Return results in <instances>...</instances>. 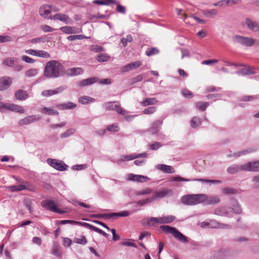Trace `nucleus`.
<instances>
[{
    "label": "nucleus",
    "instance_id": "21",
    "mask_svg": "<svg viewBox=\"0 0 259 259\" xmlns=\"http://www.w3.org/2000/svg\"><path fill=\"white\" fill-rule=\"evenodd\" d=\"M83 73V69L81 67H73L65 71V74L69 76H76Z\"/></svg>",
    "mask_w": 259,
    "mask_h": 259
},
{
    "label": "nucleus",
    "instance_id": "37",
    "mask_svg": "<svg viewBox=\"0 0 259 259\" xmlns=\"http://www.w3.org/2000/svg\"><path fill=\"white\" fill-rule=\"evenodd\" d=\"M157 102L158 101L155 98H146L142 101V104L143 106H147L156 104Z\"/></svg>",
    "mask_w": 259,
    "mask_h": 259
},
{
    "label": "nucleus",
    "instance_id": "41",
    "mask_svg": "<svg viewBox=\"0 0 259 259\" xmlns=\"http://www.w3.org/2000/svg\"><path fill=\"white\" fill-rule=\"evenodd\" d=\"M95 99L88 96H82L78 99V102L82 104H88L90 102H94Z\"/></svg>",
    "mask_w": 259,
    "mask_h": 259
},
{
    "label": "nucleus",
    "instance_id": "50",
    "mask_svg": "<svg viewBox=\"0 0 259 259\" xmlns=\"http://www.w3.org/2000/svg\"><path fill=\"white\" fill-rule=\"evenodd\" d=\"M236 73L238 74H242L243 75H246L254 74V72L251 71L248 68H242V69L238 70V71L236 72Z\"/></svg>",
    "mask_w": 259,
    "mask_h": 259
},
{
    "label": "nucleus",
    "instance_id": "19",
    "mask_svg": "<svg viewBox=\"0 0 259 259\" xmlns=\"http://www.w3.org/2000/svg\"><path fill=\"white\" fill-rule=\"evenodd\" d=\"M12 83L10 77L4 76L0 78V91L7 89Z\"/></svg>",
    "mask_w": 259,
    "mask_h": 259
},
{
    "label": "nucleus",
    "instance_id": "13",
    "mask_svg": "<svg viewBox=\"0 0 259 259\" xmlns=\"http://www.w3.org/2000/svg\"><path fill=\"white\" fill-rule=\"evenodd\" d=\"M244 171H259V161H250L244 164Z\"/></svg>",
    "mask_w": 259,
    "mask_h": 259
},
{
    "label": "nucleus",
    "instance_id": "9",
    "mask_svg": "<svg viewBox=\"0 0 259 259\" xmlns=\"http://www.w3.org/2000/svg\"><path fill=\"white\" fill-rule=\"evenodd\" d=\"M172 181H183V182H189L191 181H199L201 182H205V183H210L213 184H221L222 181L220 180H207L203 179H192L190 180L189 179H186L182 178L180 176H176L172 178Z\"/></svg>",
    "mask_w": 259,
    "mask_h": 259
},
{
    "label": "nucleus",
    "instance_id": "62",
    "mask_svg": "<svg viewBox=\"0 0 259 259\" xmlns=\"http://www.w3.org/2000/svg\"><path fill=\"white\" fill-rule=\"evenodd\" d=\"M119 130V127L116 124H112L107 127V130L110 132H118Z\"/></svg>",
    "mask_w": 259,
    "mask_h": 259
},
{
    "label": "nucleus",
    "instance_id": "39",
    "mask_svg": "<svg viewBox=\"0 0 259 259\" xmlns=\"http://www.w3.org/2000/svg\"><path fill=\"white\" fill-rule=\"evenodd\" d=\"M130 214V213L127 210L122 211L119 212H113L111 213V218H117L118 217H128Z\"/></svg>",
    "mask_w": 259,
    "mask_h": 259
},
{
    "label": "nucleus",
    "instance_id": "36",
    "mask_svg": "<svg viewBox=\"0 0 259 259\" xmlns=\"http://www.w3.org/2000/svg\"><path fill=\"white\" fill-rule=\"evenodd\" d=\"M231 205L232 210L236 214H240L242 212V209L238 202L236 200L232 201Z\"/></svg>",
    "mask_w": 259,
    "mask_h": 259
},
{
    "label": "nucleus",
    "instance_id": "52",
    "mask_svg": "<svg viewBox=\"0 0 259 259\" xmlns=\"http://www.w3.org/2000/svg\"><path fill=\"white\" fill-rule=\"evenodd\" d=\"M201 124V119L198 117H194L191 120V126L195 128L199 126Z\"/></svg>",
    "mask_w": 259,
    "mask_h": 259
},
{
    "label": "nucleus",
    "instance_id": "38",
    "mask_svg": "<svg viewBox=\"0 0 259 259\" xmlns=\"http://www.w3.org/2000/svg\"><path fill=\"white\" fill-rule=\"evenodd\" d=\"M83 222H79L75 221L73 220H61L57 222L58 225H65V224H70L71 225H79L82 226V224Z\"/></svg>",
    "mask_w": 259,
    "mask_h": 259
},
{
    "label": "nucleus",
    "instance_id": "7",
    "mask_svg": "<svg viewBox=\"0 0 259 259\" xmlns=\"http://www.w3.org/2000/svg\"><path fill=\"white\" fill-rule=\"evenodd\" d=\"M48 163L52 167L59 171H64L67 169L68 166L62 161L48 158L47 159Z\"/></svg>",
    "mask_w": 259,
    "mask_h": 259
},
{
    "label": "nucleus",
    "instance_id": "1",
    "mask_svg": "<svg viewBox=\"0 0 259 259\" xmlns=\"http://www.w3.org/2000/svg\"><path fill=\"white\" fill-rule=\"evenodd\" d=\"M65 74V67L56 60L48 61L45 67L44 75L49 78H55Z\"/></svg>",
    "mask_w": 259,
    "mask_h": 259
},
{
    "label": "nucleus",
    "instance_id": "55",
    "mask_svg": "<svg viewBox=\"0 0 259 259\" xmlns=\"http://www.w3.org/2000/svg\"><path fill=\"white\" fill-rule=\"evenodd\" d=\"M24 204L29 210L30 213L33 211V207H32V201L29 199H25L24 200Z\"/></svg>",
    "mask_w": 259,
    "mask_h": 259
},
{
    "label": "nucleus",
    "instance_id": "12",
    "mask_svg": "<svg viewBox=\"0 0 259 259\" xmlns=\"http://www.w3.org/2000/svg\"><path fill=\"white\" fill-rule=\"evenodd\" d=\"M40 118V117L37 115L28 116L19 120L18 123L19 125L21 126L27 125L35 121H38Z\"/></svg>",
    "mask_w": 259,
    "mask_h": 259
},
{
    "label": "nucleus",
    "instance_id": "22",
    "mask_svg": "<svg viewBox=\"0 0 259 259\" xmlns=\"http://www.w3.org/2000/svg\"><path fill=\"white\" fill-rule=\"evenodd\" d=\"M172 191L169 189H164L162 191L155 192V194L151 197L153 201L159 198H163L167 195H171Z\"/></svg>",
    "mask_w": 259,
    "mask_h": 259
},
{
    "label": "nucleus",
    "instance_id": "17",
    "mask_svg": "<svg viewBox=\"0 0 259 259\" xmlns=\"http://www.w3.org/2000/svg\"><path fill=\"white\" fill-rule=\"evenodd\" d=\"M52 7L51 6L45 5L41 6L39 9V15L44 18L48 19L49 15L51 13Z\"/></svg>",
    "mask_w": 259,
    "mask_h": 259
},
{
    "label": "nucleus",
    "instance_id": "59",
    "mask_svg": "<svg viewBox=\"0 0 259 259\" xmlns=\"http://www.w3.org/2000/svg\"><path fill=\"white\" fill-rule=\"evenodd\" d=\"M152 190L150 188H146L140 191H139L137 192L136 195H147V194H150L152 193Z\"/></svg>",
    "mask_w": 259,
    "mask_h": 259
},
{
    "label": "nucleus",
    "instance_id": "24",
    "mask_svg": "<svg viewBox=\"0 0 259 259\" xmlns=\"http://www.w3.org/2000/svg\"><path fill=\"white\" fill-rule=\"evenodd\" d=\"M182 202L186 205H195V195H187L183 196L181 198Z\"/></svg>",
    "mask_w": 259,
    "mask_h": 259
},
{
    "label": "nucleus",
    "instance_id": "2",
    "mask_svg": "<svg viewBox=\"0 0 259 259\" xmlns=\"http://www.w3.org/2000/svg\"><path fill=\"white\" fill-rule=\"evenodd\" d=\"M176 217L174 215H167L162 217H152L144 219L142 223L146 224L148 226H154V224L158 223L160 224H169L175 221Z\"/></svg>",
    "mask_w": 259,
    "mask_h": 259
},
{
    "label": "nucleus",
    "instance_id": "27",
    "mask_svg": "<svg viewBox=\"0 0 259 259\" xmlns=\"http://www.w3.org/2000/svg\"><path fill=\"white\" fill-rule=\"evenodd\" d=\"M57 108L61 110L72 109L76 107V105L71 102L59 104L57 106Z\"/></svg>",
    "mask_w": 259,
    "mask_h": 259
},
{
    "label": "nucleus",
    "instance_id": "5",
    "mask_svg": "<svg viewBox=\"0 0 259 259\" xmlns=\"http://www.w3.org/2000/svg\"><path fill=\"white\" fill-rule=\"evenodd\" d=\"M17 59L14 57H8L6 58L3 64L7 67H12L15 71H20L23 69V66L17 62Z\"/></svg>",
    "mask_w": 259,
    "mask_h": 259
},
{
    "label": "nucleus",
    "instance_id": "40",
    "mask_svg": "<svg viewBox=\"0 0 259 259\" xmlns=\"http://www.w3.org/2000/svg\"><path fill=\"white\" fill-rule=\"evenodd\" d=\"M59 20L64 22L67 24H72L73 23L72 20L67 15L63 13H60V16L59 17Z\"/></svg>",
    "mask_w": 259,
    "mask_h": 259
},
{
    "label": "nucleus",
    "instance_id": "56",
    "mask_svg": "<svg viewBox=\"0 0 259 259\" xmlns=\"http://www.w3.org/2000/svg\"><path fill=\"white\" fill-rule=\"evenodd\" d=\"M133 41V37L131 34H128L126 36V38H122L121 39V42L122 44L123 47H126L127 45L128 42H131Z\"/></svg>",
    "mask_w": 259,
    "mask_h": 259
},
{
    "label": "nucleus",
    "instance_id": "51",
    "mask_svg": "<svg viewBox=\"0 0 259 259\" xmlns=\"http://www.w3.org/2000/svg\"><path fill=\"white\" fill-rule=\"evenodd\" d=\"M110 57L106 54H100L97 57V60L100 62H106L109 60Z\"/></svg>",
    "mask_w": 259,
    "mask_h": 259
},
{
    "label": "nucleus",
    "instance_id": "49",
    "mask_svg": "<svg viewBox=\"0 0 259 259\" xmlns=\"http://www.w3.org/2000/svg\"><path fill=\"white\" fill-rule=\"evenodd\" d=\"M75 132V130L74 129V128H69L68 130H67L65 132H64V133L62 134L61 135H60V137L61 138H67L68 137H69L70 136H71L72 135H73Z\"/></svg>",
    "mask_w": 259,
    "mask_h": 259
},
{
    "label": "nucleus",
    "instance_id": "25",
    "mask_svg": "<svg viewBox=\"0 0 259 259\" xmlns=\"http://www.w3.org/2000/svg\"><path fill=\"white\" fill-rule=\"evenodd\" d=\"M243 166L244 164L241 165L233 164L229 166L227 168V171L230 174H235L241 171H244Z\"/></svg>",
    "mask_w": 259,
    "mask_h": 259
},
{
    "label": "nucleus",
    "instance_id": "18",
    "mask_svg": "<svg viewBox=\"0 0 259 259\" xmlns=\"http://www.w3.org/2000/svg\"><path fill=\"white\" fill-rule=\"evenodd\" d=\"M149 178L146 176L142 175H137L131 174L127 175V180L128 181H135L138 182H144L149 180Z\"/></svg>",
    "mask_w": 259,
    "mask_h": 259
},
{
    "label": "nucleus",
    "instance_id": "4",
    "mask_svg": "<svg viewBox=\"0 0 259 259\" xmlns=\"http://www.w3.org/2000/svg\"><path fill=\"white\" fill-rule=\"evenodd\" d=\"M234 43H238L245 47H251L255 43V40L252 38L245 37L240 35H235L232 37Z\"/></svg>",
    "mask_w": 259,
    "mask_h": 259
},
{
    "label": "nucleus",
    "instance_id": "34",
    "mask_svg": "<svg viewBox=\"0 0 259 259\" xmlns=\"http://www.w3.org/2000/svg\"><path fill=\"white\" fill-rule=\"evenodd\" d=\"M194 195L196 204L203 202L205 203V199L207 198V195L204 194H194Z\"/></svg>",
    "mask_w": 259,
    "mask_h": 259
},
{
    "label": "nucleus",
    "instance_id": "60",
    "mask_svg": "<svg viewBox=\"0 0 259 259\" xmlns=\"http://www.w3.org/2000/svg\"><path fill=\"white\" fill-rule=\"evenodd\" d=\"M36 56L44 58H48L50 57V55L45 51L37 50Z\"/></svg>",
    "mask_w": 259,
    "mask_h": 259
},
{
    "label": "nucleus",
    "instance_id": "23",
    "mask_svg": "<svg viewBox=\"0 0 259 259\" xmlns=\"http://www.w3.org/2000/svg\"><path fill=\"white\" fill-rule=\"evenodd\" d=\"M162 123L163 121L161 119H158L154 121L151 124V126L149 128V131L154 134L157 133L159 131Z\"/></svg>",
    "mask_w": 259,
    "mask_h": 259
},
{
    "label": "nucleus",
    "instance_id": "3",
    "mask_svg": "<svg viewBox=\"0 0 259 259\" xmlns=\"http://www.w3.org/2000/svg\"><path fill=\"white\" fill-rule=\"evenodd\" d=\"M160 229L164 233L172 234L180 242L187 243L188 242V238L179 231L176 228L167 225L160 226Z\"/></svg>",
    "mask_w": 259,
    "mask_h": 259
},
{
    "label": "nucleus",
    "instance_id": "45",
    "mask_svg": "<svg viewBox=\"0 0 259 259\" xmlns=\"http://www.w3.org/2000/svg\"><path fill=\"white\" fill-rule=\"evenodd\" d=\"M38 71L36 68L29 69L25 72V75L28 77H33L38 74Z\"/></svg>",
    "mask_w": 259,
    "mask_h": 259
},
{
    "label": "nucleus",
    "instance_id": "29",
    "mask_svg": "<svg viewBox=\"0 0 259 259\" xmlns=\"http://www.w3.org/2000/svg\"><path fill=\"white\" fill-rule=\"evenodd\" d=\"M15 96L17 99L21 101L26 100L28 97L26 91L23 90L17 91L15 92Z\"/></svg>",
    "mask_w": 259,
    "mask_h": 259
},
{
    "label": "nucleus",
    "instance_id": "57",
    "mask_svg": "<svg viewBox=\"0 0 259 259\" xmlns=\"http://www.w3.org/2000/svg\"><path fill=\"white\" fill-rule=\"evenodd\" d=\"M153 201V199L152 198H148L145 199L140 200L136 202V203L139 205H144L148 203H149Z\"/></svg>",
    "mask_w": 259,
    "mask_h": 259
},
{
    "label": "nucleus",
    "instance_id": "20",
    "mask_svg": "<svg viewBox=\"0 0 259 259\" xmlns=\"http://www.w3.org/2000/svg\"><path fill=\"white\" fill-rule=\"evenodd\" d=\"M142 65V62L140 61H136L131 63H129L124 66L122 68L121 70L122 72H128L130 70L135 69Z\"/></svg>",
    "mask_w": 259,
    "mask_h": 259
},
{
    "label": "nucleus",
    "instance_id": "53",
    "mask_svg": "<svg viewBox=\"0 0 259 259\" xmlns=\"http://www.w3.org/2000/svg\"><path fill=\"white\" fill-rule=\"evenodd\" d=\"M52 253L57 257H60L62 255V253L59 247L55 245H54L52 248Z\"/></svg>",
    "mask_w": 259,
    "mask_h": 259
},
{
    "label": "nucleus",
    "instance_id": "11",
    "mask_svg": "<svg viewBox=\"0 0 259 259\" xmlns=\"http://www.w3.org/2000/svg\"><path fill=\"white\" fill-rule=\"evenodd\" d=\"M67 88L65 85H62L54 90H45L41 92V95L45 97H50L63 92Z\"/></svg>",
    "mask_w": 259,
    "mask_h": 259
},
{
    "label": "nucleus",
    "instance_id": "63",
    "mask_svg": "<svg viewBox=\"0 0 259 259\" xmlns=\"http://www.w3.org/2000/svg\"><path fill=\"white\" fill-rule=\"evenodd\" d=\"M116 6V11L120 13L124 14L126 13V9L124 6L120 5L119 2H117V4H115Z\"/></svg>",
    "mask_w": 259,
    "mask_h": 259
},
{
    "label": "nucleus",
    "instance_id": "26",
    "mask_svg": "<svg viewBox=\"0 0 259 259\" xmlns=\"http://www.w3.org/2000/svg\"><path fill=\"white\" fill-rule=\"evenodd\" d=\"M27 185L24 184H19L18 185L12 186L11 189L13 191H20L26 189H27L29 191H33V188L31 186H29L28 183H27Z\"/></svg>",
    "mask_w": 259,
    "mask_h": 259
},
{
    "label": "nucleus",
    "instance_id": "8",
    "mask_svg": "<svg viewBox=\"0 0 259 259\" xmlns=\"http://www.w3.org/2000/svg\"><path fill=\"white\" fill-rule=\"evenodd\" d=\"M41 205L47 210L59 213H63L62 211L58 209L55 202L51 200H45L41 202Z\"/></svg>",
    "mask_w": 259,
    "mask_h": 259
},
{
    "label": "nucleus",
    "instance_id": "10",
    "mask_svg": "<svg viewBox=\"0 0 259 259\" xmlns=\"http://www.w3.org/2000/svg\"><path fill=\"white\" fill-rule=\"evenodd\" d=\"M0 109L9 110L20 113L24 112V110L22 107L14 104H5L3 102H0Z\"/></svg>",
    "mask_w": 259,
    "mask_h": 259
},
{
    "label": "nucleus",
    "instance_id": "64",
    "mask_svg": "<svg viewBox=\"0 0 259 259\" xmlns=\"http://www.w3.org/2000/svg\"><path fill=\"white\" fill-rule=\"evenodd\" d=\"M182 95L185 97L187 98H192L193 97V93L187 89H183L182 90Z\"/></svg>",
    "mask_w": 259,
    "mask_h": 259
},
{
    "label": "nucleus",
    "instance_id": "48",
    "mask_svg": "<svg viewBox=\"0 0 259 259\" xmlns=\"http://www.w3.org/2000/svg\"><path fill=\"white\" fill-rule=\"evenodd\" d=\"M158 53H159V50L155 48H148L145 52V54L147 56H152L154 55L157 54Z\"/></svg>",
    "mask_w": 259,
    "mask_h": 259
},
{
    "label": "nucleus",
    "instance_id": "35",
    "mask_svg": "<svg viewBox=\"0 0 259 259\" xmlns=\"http://www.w3.org/2000/svg\"><path fill=\"white\" fill-rule=\"evenodd\" d=\"M93 3L99 5L109 6L113 4H117V2L114 0H95Z\"/></svg>",
    "mask_w": 259,
    "mask_h": 259
},
{
    "label": "nucleus",
    "instance_id": "14",
    "mask_svg": "<svg viewBox=\"0 0 259 259\" xmlns=\"http://www.w3.org/2000/svg\"><path fill=\"white\" fill-rule=\"evenodd\" d=\"M147 153L144 152L141 154H133L130 155H122L120 160L121 161H130L140 157L146 158L147 157Z\"/></svg>",
    "mask_w": 259,
    "mask_h": 259
},
{
    "label": "nucleus",
    "instance_id": "6",
    "mask_svg": "<svg viewBox=\"0 0 259 259\" xmlns=\"http://www.w3.org/2000/svg\"><path fill=\"white\" fill-rule=\"evenodd\" d=\"M103 106L107 110H114L119 114L125 113L123 109L117 101L106 102Z\"/></svg>",
    "mask_w": 259,
    "mask_h": 259
},
{
    "label": "nucleus",
    "instance_id": "31",
    "mask_svg": "<svg viewBox=\"0 0 259 259\" xmlns=\"http://www.w3.org/2000/svg\"><path fill=\"white\" fill-rule=\"evenodd\" d=\"M157 168L165 173L172 174L175 172L174 168L170 165L165 164H158L157 165Z\"/></svg>",
    "mask_w": 259,
    "mask_h": 259
},
{
    "label": "nucleus",
    "instance_id": "46",
    "mask_svg": "<svg viewBox=\"0 0 259 259\" xmlns=\"http://www.w3.org/2000/svg\"><path fill=\"white\" fill-rule=\"evenodd\" d=\"M91 218H97V219L104 218V219H111V213H103V214H101V213L94 214H92L91 215Z\"/></svg>",
    "mask_w": 259,
    "mask_h": 259
},
{
    "label": "nucleus",
    "instance_id": "16",
    "mask_svg": "<svg viewBox=\"0 0 259 259\" xmlns=\"http://www.w3.org/2000/svg\"><path fill=\"white\" fill-rule=\"evenodd\" d=\"M99 81V79L96 77H92L85 79L81 80L77 82V85L79 87H83L92 85Z\"/></svg>",
    "mask_w": 259,
    "mask_h": 259
},
{
    "label": "nucleus",
    "instance_id": "43",
    "mask_svg": "<svg viewBox=\"0 0 259 259\" xmlns=\"http://www.w3.org/2000/svg\"><path fill=\"white\" fill-rule=\"evenodd\" d=\"M48 38L47 36L44 35L39 37L34 38L31 39L30 42L32 44L39 43V42H45L47 41Z\"/></svg>",
    "mask_w": 259,
    "mask_h": 259
},
{
    "label": "nucleus",
    "instance_id": "33",
    "mask_svg": "<svg viewBox=\"0 0 259 259\" xmlns=\"http://www.w3.org/2000/svg\"><path fill=\"white\" fill-rule=\"evenodd\" d=\"M202 13L204 15L208 18H211L217 16L218 14V11L212 9L210 10H203Z\"/></svg>",
    "mask_w": 259,
    "mask_h": 259
},
{
    "label": "nucleus",
    "instance_id": "58",
    "mask_svg": "<svg viewBox=\"0 0 259 259\" xmlns=\"http://www.w3.org/2000/svg\"><path fill=\"white\" fill-rule=\"evenodd\" d=\"M123 111L125 112V113H124V114H119L124 116V119L126 121H131L133 120L134 117L136 116L135 115H128V112L124 109H123Z\"/></svg>",
    "mask_w": 259,
    "mask_h": 259
},
{
    "label": "nucleus",
    "instance_id": "30",
    "mask_svg": "<svg viewBox=\"0 0 259 259\" xmlns=\"http://www.w3.org/2000/svg\"><path fill=\"white\" fill-rule=\"evenodd\" d=\"M220 202V199L218 196H208L205 199V204L211 205L219 203Z\"/></svg>",
    "mask_w": 259,
    "mask_h": 259
},
{
    "label": "nucleus",
    "instance_id": "44",
    "mask_svg": "<svg viewBox=\"0 0 259 259\" xmlns=\"http://www.w3.org/2000/svg\"><path fill=\"white\" fill-rule=\"evenodd\" d=\"M82 226L85 227V228H89L90 229H91L98 233H100V234H101L102 233V232H103V230L94 226H93L92 225H90L87 223H83L82 224Z\"/></svg>",
    "mask_w": 259,
    "mask_h": 259
},
{
    "label": "nucleus",
    "instance_id": "42",
    "mask_svg": "<svg viewBox=\"0 0 259 259\" xmlns=\"http://www.w3.org/2000/svg\"><path fill=\"white\" fill-rule=\"evenodd\" d=\"M209 105V103L204 102H198L196 103V107L197 109L203 111L206 110Z\"/></svg>",
    "mask_w": 259,
    "mask_h": 259
},
{
    "label": "nucleus",
    "instance_id": "54",
    "mask_svg": "<svg viewBox=\"0 0 259 259\" xmlns=\"http://www.w3.org/2000/svg\"><path fill=\"white\" fill-rule=\"evenodd\" d=\"M60 30L66 34L74 33L75 32L73 30V28L71 26H62L60 28Z\"/></svg>",
    "mask_w": 259,
    "mask_h": 259
},
{
    "label": "nucleus",
    "instance_id": "15",
    "mask_svg": "<svg viewBox=\"0 0 259 259\" xmlns=\"http://www.w3.org/2000/svg\"><path fill=\"white\" fill-rule=\"evenodd\" d=\"M245 24L250 30L253 32L259 31V24L256 21H253L249 18H247L245 19Z\"/></svg>",
    "mask_w": 259,
    "mask_h": 259
},
{
    "label": "nucleus",
    "instance_id": "47",
    "mask_svg": "<svg viewBox=\"0 0 259 259\" xmlns=\"http://www.w3.org/2000/svg\"><path fill=\"white\" fill-rule=\"evenodd\" d=\"M259 99V95L254 96H244L241 98L240 101L247 102L251 101L253 100Z\"/></svg>",
    "mask_w": 259,
    "mask_h": 259
},
{
    "label": "nucleus",
    "instance_id": "32",
    "mask_svg": "<svg viewBox=\"0 0 259 259\" xmlns=\"http://www.w3.org/2000/svg\"><path fill=\"white\" fill-rule=\"evenodd\" d=\"M40 111L45 114L49 115H58L59 114V112L57 110H54L51 108L47 107L41 109Z\"/></svg>",
    "mask_w": 259,
    "mask_h": 259
},
{
    "label": "nucleus",
    "instance_id": "61",
    "mask_svg": "<svg viewBox=\"0 0 259 259\" xmlns=\"http://www.w3.org/2000/svg\"><path fill=\"white\" fill-rule=\"evenodd\" d=\"M40 29L44 32H52L55 30V29L51 27L48 25H41L40 26Z\"/></svg>",
    "mask_w": 259,
    "mask_h": 259
},
{
    "label": "nucleus",
    "instance_id": "28",
    "mask_svg": "<svg viewBox=\"0 0 259 259\" xmlns=\"http://www.w3.org/2000/svg\"><path fill=\"white\" fill-rule=\"evenodd\" d=\"M254 150L252 149H248L246 150H242L239 151L238 152H235L231 154L228 155V157H238L241 156L242 155H245L246 154H249L254 151Z\"/></svg>",
    "mask_w": 259,
    "mask_h": 259
}]
</instances>
